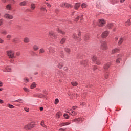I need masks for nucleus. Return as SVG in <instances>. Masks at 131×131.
I'll list each match as a JSON object with an SVG mask.
<instances>
[{
  "mask_svg": "<svg viewBox=\"0 0 131 131\" xmlns=\"http://www.w3.org/2000/svg\"><path fill=\"white\" fill-rule=\"evenodd\" d=\"M39 49V48L38 47V46H37V45H34L33 47V49L34 50V51H38V50Z\"/></svg>",
  "mask_w": 131,
  "mask_h": 131,
  "instance_id": "obj_34",
  "label": "nucleus"
},
{
  "mask_svg": "<svg viewBox=\"0 0 131 131\" xmlns=\"http://www.w3.org/2000/svg\"><path fill=\"white\" fill-rule=\"evenodd\" d=\"M80 36H81V32H80V31H79L78 33V36H77V35H76V34H73L72 37L75 40H78V41H80L81 40V38H80Z\"/></svg>",
  "mask_w": 131,
  "mask_h": 131,
  "instance_id": "obj_3",
  "label": "nucleus"
},
{
  "mask_svg": "<svg viewBox=\"0 0 131 131\" xmlns=\"http://www.w3.org/2000/svg\"><path fill=\"white\" fill-rule=\"evenodd\" d=\"M93 62H96L97 61V57L96 56H93L92 58Z\"/></svg>",
  "mask_w": 131,
  "mask_h": 131,
  "instance_id": "obj_40",
  "label": "nucleus"
},
{
  "mask_svg": "<svg viewBox=\"0 0 131 131\" xmlns=\"http://www.w3.org/2000/svg\"><path fill=\"white\" fill-rule=\"evenodd\" d=\"M59 131H66V129H63V128H60L58 130Z\"/></svg>",
  "mask_w": 131,
  "mask_h": 131,
  "instance_id": "obj_59",
  "label": "nucleus"
},
{
  "mask_svg": "<svg viewBox=\"0 0 131 131\" xmlns=\"http://www.w3.org/2000/svg\"><path fill=\"white\" fill-rule=\"evenodd\" d=\"M25 111H26V112H29V108L27 107H25L24 108Z\"/></svg>",
  "mask_w": 131,
  "mask_h": 131,
  "instance_id": "obj_54",
  "label": "nucleus"
},
{
  "mask_svg": "<svg viewBox=\"0 0 131 131\" xmlns=\"http://www.w3.org/2000/svg\"><path fill=\"white\" fill-rule=\"evenodd\" d=\"M31 9L33 10L35 9V4L33 3L31 4Z\"/></svg>",
  "mask_w": 131,
  "mask_h": 131,
  "instance_id": "obj_38",
  "label": "nucleus"
},
{
  "mask_svg": "<svg viewBox=\"0 0 131 131\" xmlns=\"http://www.w3.org/2000/svg\"><path fill=\"white\" fill-rule=\"evenodd\" d=\"M65 42H66V38H62L60 41V45H64Z\"/></svg>",
  "mask_w": 131,
  "mask_h": 131,
  "instance_id": "obj_27",
  "label": "nucleus"
},
{
  "mask_svg": "<svg viewBox=\"0 0 131 131\" xmlns=\"http://www.w3.org/2000/svg\"><path fill=\"white\" fill-rule=\"evenodd\" d=\"M4 18L7 19V20H12V19H14V16L11 14L5 13L4 15Z\"/></svg>",
  "mask_w": 131,
  "mask_h": 131,
  "instance_id": "obj_7",
  "label": "nucleus"
},
{
  "mask_svg": "<svg viewBox=\"0 0 131 131\" xmlns=\"http://www.w3.org/2000/svg\"><path fill=\"white\" fill-rule=\"evenodd\" d=\"M112 27H113V24L112 23L108 24L106 25V28H108V29H111Z\"/></svg>",
  "mask_w": 131,
  "mask_h": 131,
  "instance_id": "obj_29",
  "label": "nucleus"
},
{
  "mask_svg": "<svg viewBox=\"0 0 131 131\" xmlns=\"http://www.w3.org/2000/svg\"><path fill=\"white\" fill-rule=\"evenodd\" d=\"M82 121H83V118L82 117H80L74 119L72 121V122H75V123H81Z\"/></svg>",
  "mask_w": 131,
  "mask_h": 131,
  "instance_id": "obj_5",
  "label": "nucleus"
},
{
  "mask_svg": "<svg viewBox=\"0 0 131 131\" xmlns=\"http://www.w3.org/2000/svg\"><path fill=\"white\" fill-rule=\"evenodd\" d=\"M23 90L25 91V92H26V93H27L28 92H29V89H28L27 88H24Z\"/></svg>",
  "mask_w": 131,
  "mask_h": 131,
  "instance_id": "obj_51",
  "label": "nucleus"
},
{
  "mask_svg": "<svg viewBox=\"0 0 131 131\" xmlns=\"http://www.w3.org/2000/svg\"><path fill=\"white\" fill-rule=\"evenodd\" d=\"M4 72H11L12 71V69L10 67H6L3 69Z\"/></svg>",
  "mask_w": 131,
  "mask_h": 131,
  "instance_id": "obj_15",
  "label": "nucleus"
},
{
  "mask_svg": "<svg viewBox=\"0 0 131 131\" xmlns=\"http://www.w3.org/2000/svg\"><path fill=\"white\" fill-rule=\"evenodd\" d=\"M60 56V58H62V59L65 58V54H64V51H61L59 52Z\"/></svg>",
  "mask_w": 131,
  "mask_h": 131,
  "instance_id": "obj_24",
  "label": "nucleus"
},
{
  "mask_svg": "<svg viewBox=\"0 0 131 131\" xmlns=\"http://www.w3.org/2000/svg\"><path fill=\"white\" fill-rule=\"evenodd\" d=\"M47 6L48 7V8H51V7H52V5H51V4H49V3H47Z\"/></svg>",
  "mask_w": 131,
  "mask_h": 131,
  "instance_id": "obj_55",
  "label": "nucleus"
},
{
  "mask_svg": "<svg viewBox=\"0 0 131 131\" xmlns=\"http://www.w3.org/2000/svg\"><path fill=\"white\" fill-rule=\"evenodd\" d=\"M4 24V19L3 18L0 19V26H2Z\"/></svg>",
  "mask_w": 131,
  "mask_h": 131,
  "instance_id": "obj_50",
  "label": "nucleus"
},
{
  "mask_svg": "<svg viewBox=\"0 0 131 131\" xmlns=\"http://www.w3.org/2000/svg\"><path fill=\"white\" fill-rule=\"evenodd\" d=\"M82 20H83V15L81 16L80 21H81Z\"/></svg>",
  "mask_w": 131,
  "mask_h": 131,
  "instance_id": "obj_63",
  "label": "nucleus"
},
{
  "mask_svg": "<svg viewBox=\"0 0 131 131\" xmlns=\"http://www.w3.org/2000/svg\"><path fill=\"white\" fill-rule=\"evenodd\" d=\"M45 53V49L41 48L39 50V54H43Z\"/></svg>",
  "mask_w": 131,
  "mask_h": 131,
  "instance_id": "obj_44",
  "label": "nucleus"
},
{
  "mask_svg": "<svg viewBox=\"0 0 131 131\" xmlns=\"http://www.w3.org/2000/svg\"><path fill=\"white\" fill-rule=\"evenodd\" d=\"M64 51L66 52H67L68 54H69V53H70V52H71V50L70 49V48H66L64 49Z\"/></svg>",
  "mask_w": 131,
  "mask_h": 131,
  "instance_id": "obj_33",
  "label": "nucleus"
},
{
  "mask_svg": "<svg viewBox=\"0 0 131 131\" xmlns=\"http://www.w3.org/2000/svg\"><path fill=\"white\" fill-rule=\"evenodd\" d=\"M68 95L69 97H70H70H71V96H72V94L71 93H70V92H68Z\"/></svg>",
  "mask_w": 131,
  "mask_h": 131,
  "instance_id": "obj_56",
  "label": "nucleus"
},
{
  "mask_svg": "<svg viewBox=\"0 0 131 131\" xmlns=\"http://www.w3.org/2000/svg\"><path fill=\"white\" fill-rule=\"evenodd\" d=\"M81 8L82 9H86V8H88V4L86 3H82L81 4Z\"/></svg>",
  "mask_w": 131,
  "mask_h": 131,
  "instance_id": "obj_31",
  "label": "nucleus"
},
{
  "mask_svg": "<svg viewBox=\"0 0 131 131\" xmlns=\"http://www.w3.org/2000/svg\"><path fill=\"white\" fill-rule=\"evenodd\" d=\"M80 7V3H76L74 5V8L75 10H78Z\"/></svg>",
  "mask_w": 131,
  "mask_h": 131,
  "instance_id": "obj_19",
  "label": "nucleus"
},
{
  "mask_svg": "<svg viewBox=\"0 0 131 131\" xmlns=\"http://www.w3.org/2000/svg\"><path fill=\"white\" fill-rule=\"evenodd\" d=\"M62 116V112H58L56 114V118H58V119H60V118Z\"/></svg>",
  "mask_w": 131,
  "mask_h": 131,
  "instance_id": "obj_20",
  "label": "nucleus"
},
{
  "mask_svg": "<svg viewBox=\"0 0 131 131\" xmlns=\"http://www.w3.org/2000/svg\"><path fill=\"white\" fill-rule=\"evenodd\" d=\"M62 7H63V8H67L68 9H71V8H72V5H71L70 4L65 3L62 4Z\"/></svg>",
  "mask_w": 131,
  "mask_h": 131,
  "instance_id": "obj_10",
  "label": "nucleus"
},
{
  "mask_svg": "<svg viewBox=\"0 0 131 131\" xmlns=\"http://www.w3.org/2000/svg\"><path fill=\"white\" fill-rule=\"evenodd\" d=\"M108 35H109V31H105L102 32L101 34V37L102 38H106Z\"/></svg>",
  "mask_w": 131,
  "mask_h": 131,
  "instance_id": "obj_8",
  "label": "nucleus"
},
{
  "mask_svg": "<svg viewBox=\"0 0 131 131\" xmlns=\"http://www.w3.org/2000/svg\"><path fill=\"white\" fill-rule=\"evenodd\" d=\"M58 68H59L60 69H61V68H63V63H59L57 65Z\"/></svg>",
  "mask_w": 131,
  "mask_h": 131,
  "instance_id": "obj_37",
  "label": "nucleus"
},
{
  "mask_svg": "<svg viewBox=\"0 0 131 131\" xmlns=\"http://www.w3.org/2000/svg\"><path fill=\"white\" fill-rule=\"evenodd\" d=\"M80 18V17L79 16H77V17H76L74 19L75 22H78V20H79Z\"/></svg>",
  "mask_w": 131,
  "mask_h": 131,
  "instance_id": "obj_48",
  "label": "nucleus"
},
{
  "mask_svg": "<svg viewBox=\"0 0 131 131\" xmlns=\"http://www.w3.org/2000/svg\"><path fill=\"white\" fill-rule=\"evenodd\" d=\"M89 62V60H82L80 61L81 65H82V66H84V67H85L86 65H88V63Z\"/></svg>",
  "mask_w": 131,
  "mask_h": 131,
  "instance_id": "obj_14",
  "label": "nucleus"
},
{
  "mask_svg": "<svg viewBox=\"0 0 131 131\" xmlns=\"http://www.w3.org/2000/svg\"><path fill=\"white\" fill-rule=\"evenodd\" d=\"M40 98H43L45 97V95L43 94H41L40 95L38 96Z\"/></svg>",
  "mask_w": 131,
  "mask_h": 131,
  "instance_id": "obj_58",
  "label": "nucleus"
},
{
  "mask_svg": "<svg viewBox=\"0 0 131 131\" xmlns=\"http://www.w3.org/2000/svg\"><path fill=\"white\" fill-rule=\"evenodd\" d=\"M111 64L110 62H107L104 66H103V68L105 70H107V69H109V68L110 67Z\"/></svg>",
  "mask_w": 131,
  "mask_h": 131,
  "instance_id": "obj_18",
  "label": "nucleus"
},
{
  "mask_svg": "<svg viewBox=\"0 0 131 131\" xmlns=\"http://www.w3.org/2000/svg\"><path fill=\"white\" fill-rule=\"evenodd\" d=\"M11 37H12V36L11 35H8L7 36V38H8L9 39V40H10V39H11Z\"/></svg>",
  "mask_w": 131,
  "mask_h": 131,
  "instance_id": "obj_52",
  "label": "nucleus"
},
{
  "mask_svg": "<svg viewBox=\"0 0 131 131\" xmlns=\"http://www.w3.org/2000/svg\"><path fill=\"white\" fill-rule=\"evenodd\" d=\"M19 41V38H15L12 40V42H14L15 43H17Z\"/></svg>",
  "mask_w": 131,
  "mask_h": 131,
  "instance_id": "obj_36",
  "label": "nucleus"
},
{
  "mask_svg": "<svg viewBox=\"0 0 131 131\" xmlns=\"http://www.w3.org/2000/svg\"><path fill=\"white\" fill-rule=\"evenodd\" d=\"M48 35L52 38L53 39H56L57 38V35L53 32L52 31H49Z\"/></svg>",
  "mask_w": 131,
  "mask_h": 131,
  "instance_id": "obj_6",
  "label": "nucleus"
},
{
  "mask_svg": "<svg viewBox=\"0 0 131 131\" xmlns=\"http://www.w3.org/2000/svg\"><path fill=\"white\" fill-rule=\"evenodd\" d=\"M8 107H9V108H10V109H14V108H15V106L11 105V104L9 103L7 105Z\"/></svg>",
  "mask_w": 131,
  "mask_h": 131,
  "instance_id": "obj_39",
  "label": "nucleus"
},
{
  "mask_svg": "<svg viewBox=\"0 0 131 131\" xmlns=\"http://www.w3.org/2000/svg\"><path fill=\"white\" fill-rule=\"evenodd\" d=\"M71 84L72 86H77V85H78V83L76 81H72L71 82Z\"/></svg>",
  "mask_w": 131,
  "mask_h": 131,
  "instance_id": "obj_25",
  "label": "nucleus"
},
{
  "mask_svg": "<svg viewBox=\"0 0 131 131\" xmlns=\"http://www.w3.org/2000/svg\"><path fill=\"white\" fill-rule=\"evenodd\" d=\"M6 54L9 59H14L15 58V52L12 50H8Z\"/></svg>",
  "mask_w": 131,
  "mask_h": 131,
  "instance_id": "obj_2",
  "label": "nucleus"
},
{
  "mask_svg": "<svg viewBox=\"0 0 131 131\" xmlns=\"http://www.w3.org/2000/svg\"><path fill=\"white\" fill-rule=\"evenodd\" d=\"M5 9H6V10H7L8 11H12V10H13V7H12V4H9L7 5H6Z\"/></svg>",
  "mask_w": 131,
  "mask_h": 131,
  "instance_id": "obj_12",
  "label": "nucleus"
},
{
  "mask_svg": "<svg viewBox=\"0 0 131 131\" xmlns=\"http://www.w3.org/2000/svg\"><path fill=\"white\" fill-rule=\"evenodd\" d=\"M36 87V83H33L31 85V89H34V88Z\"/></svg>",
  "mask_w": 131,
  "mask_h": 131,
  "instance_id": "obj_41",
  "label": "nucleus"
},
{
  "mask_svg": "<svg viewBox=\"0 0 131 131\" xmlns=\"http://www.w3.org/2000/svg\"><path fill=\"white\" fill-rule=\"evenodd\" d=\"M1 34H3L4 35H6L7 34V31L5 30H0Z\"/></svg>",
  "mask_w": 131,
  "mask_h": 131,
  "instance_id": "obj_32",
  "label": "nucleus"
},
{
  "mask_svg": "<svg viewBox=\"0 0 131 131\" xmlns=\"http://www.w3.org/2000/svg\"><path fill=\"white\" fill-rule=\"evenodd\" d=\"M40 111H43V107H40Z\"/></svg>",
  "mask_w": 131,
  "mask_h": 131,
  "instance_id": "obj_64",
  "label": "nucleus"
},
{
  "mask_svg": "<svg viewBox=\"0 0 131 131\" xmlns=\"http://www.w3.org/2000/svg\"><path fill=\"white\" fill-rule=\"evenodd\" d=\"M0 43H4V40L0 38Z\"/></svg>",
  "mask_w": 131,
  "mask_h": 131,
  "instance_id": "obj_57",
  "label": "nucleus"
},
{
  "mask_svg": "<svg viewBox=\"0 0 131 131\" xmlns=\"http://www.w3.org/2000/svg\"><path fill=\"white\" fill-rule=\"evenodd\" d=\"M67 113H70V115H72V116H75L76 114H77V113H76L75 111H73L72 110H70V112H67Z\"/></svg>",
  "mask_w": 131,
  "mask_h": 131,
  "instance_id": "obj_17",
  "label": "nucleus"
},
{
  "mask_svg": "<svg viewBox=\"0 0 131 131\" xmlns=\"http://www.w3.org/2000/svg\"><path fill=\"white\" fill-rule=\"evenodd\" d=\"M63 117H64V118H66V119H69L70 116L67 114H64L63 115Z\"/></svg>",
  "mask_w": 131,
  "mask_h": 131,
  "instance_id": "obj_43",
  "label": "nucleus"
},
{
  "mask_svg": "<svg viewBox=\"0 0 131 131\" xmlns=\"http://www.w3.org/2000/svg\"><path fill=\"white\" fill-rule=\"evenodd\" d=\"M100 42L101 43L100 47V50H102V51H107L108 49V43L107 42L104 41L102 42L100 41Z\"/></svg>",
  "mask_w": 131,
  "mask_h": 131,
  "instance_id": "obj_1",
  "label": "nucleus"
},
{
  "mask_svg": "<svg viewBox=\"0 0 131 131\" xmlns=\"http://www.w3.org/2000/svg\"><path fill=\"white\" fill-rule=\"evenodd\" d=\"M34 123H35L33 121L29 123H28L31 130L32 129V128H34V127H35V124H34Z\"/></svg>",
  "mask_w": 131,
  "mask_h": 131,
  "instance_id": "obj_16",
  "label": "nucleus"
},
{
  "mask_svg": "<svg viewBox=\"0 0 131 131\" xmlns=\"http://www.w3.org/2000/svg\"><path fill=\"white\" fill-rule=\"evenodd\" d=\"M28 3V2L26 1H24L22 2H20L19 3V5L21 6H26V5H27Z\"/></svg>",
  "mask_w": 131,
  "mask_h": 131,
  "instance_id": "obj_22",
  "label": "nucleus"
},
{
  "mask_svg": "<svg viewBox=\"0 0 131 131\" xmlns=\"http://www.w3.org/2000/svg\"><path fill=\"white\" fill-rule=\"evenodd\" d=\"M95 64H96L97 65H101V60L99 59H97L96 61H95Z\"/></svg>",
  "mask_w": 131,
  "mask_h": 131,
  "instance_id": "obj_35",
  "label": "nucleus"
},
{
  "mask_svg": "<svg viewBox=\"0 0 131 131\" xmlns=\"http://www.w3.org/2000/svg\"><path fill=\"white\" fill-rule=\"evenodd\" d=\"M123 40H124V38L123 37H121L118 41V45L119 46H120L121 45H122L123 42Z\"/></svg>",
  "mask_w": 131,
  "mask_h": 131,
  "instance_id": "obj_23",
  "label": "nucleus"
},
{
  "mask_svg": "<svg viewBox=\"0 0 131 131\" xmlns=\"http://www.w3.org/2000/svg\"><path fill=\"white\" fill-rule=\"evenodd\" d=\"M40 10L42 12H45V11L47 12V8L46 7H43V6L41 7Z\"/></svg>",
  "mask_w": 131,
  "mask_h": 131,
  "instance_id": "obj_42",
  "label": "nucleus"
},
{
  "mask_svg": "<svg viewBox=\"0 0 131 131\" xmlns=\"http://www.w3.org/2000/svg\"><path fill=\"white\" fill-rule=\"evenodd\" d=\"M131 22L130 19H128L125 23V26H130Z\"/></svg>",
  "mask_w": 131,
  "mask_h": 131,
  "instance_id": "obj_26",
  "label": "nucleus"
},
{
  "mask_svg": "<svg viewBox=\"0 0 131 131\" xmlns=\"http://www.w3.org/2000/svg\"><path fill=\"white\" fill-rule=\"evenodd\" d=\"M29 41H30L29 38H28V37L24 38V42H25V43H28V42H29Z\"/></svg>",
  "mask_w": 131,
  "mask_h": 131,
  "instance_id": "obj_28",
  "label": "nucleus"
},
{
  "mask_svg": "<svg viewBox=\"0 0 131 131\" xmlns=\"http://www.w3.org/2000/svg\"><path fill=\"white\" fill-rule=\"evenodd\" d=\"M8 2H9V3H10V4H15L16 3V1H15V0H8Z\"/></svg>",
  "mask_w": 131,
  "mask_h": 131,
  "instance_id": "obj_47",
  "label": "nucleus"
},
{
  "mask_svg": "<svg viewBox=\"0 0 131 131\" xmlns=\"http://www.w3.org/2000/svg\"><path fill=\"white\" fill-rule=\"evenodd\" d=\"M0 104H4V100L0 99Z\"/></svg>",
  "mask_w": 131,
  "mask_h": 131,
  "instance_id": "obj_61",
  "label": "nucleus"
},
{
  "mask_svg": "<svg viewBox=\"0 0 131 131\" xmlns=\"http://www.w3.org/2000/svg\"><path fill=\"white\" fill-rule=\"evenodd\" d=\"M21 54L20 53V52H17L16 53V56H17V57H19V56H20Z\"/></svg>",
  "mask_w": 131,
  "mask_h": 131,
  "instance_id": "obj_60",
  "label": "nucleus"
},
{
  "mask_svg": "<svg viewBox=\"0 0 131 131\" xmlns=\"http://www.w3.org/2000/svg\"><path fill=\"white\" fill-rule=\"evenodd\" d=\"M59 126H60V127H62V126H65V123H60L59 124Z\"/></svg>",
  "mask_w": 131,
  "mask_h": 131,
  "instance_id": "obj_53",
  "label": "nucleus"
},
{
  "mask_svg": "<svg viewBox=\"0 0 131 131\" xmlns=\"http://www.w3.org/2000/svg\"><path fill=\"white\" fill-rule=\"evenodd\" d=\"M41 126H42V127H44L45 128H47V125L45 124V121L42 120L41 121L40 123Z\"/></svg>",
  "mask_w": 131,
  "mask_h": 131,
  "instance_id": "obj_30",
  "label": "nucleus"
},
{
  "mask_svg": "<svg viewBox=\"0 0 131 131\" xmlns=\"http://www.w3.org/2000/svg\"><path fill=\"white\" fill-rule=\"evenodd\" d=\"M54 104L55 105H57V104H59V99L58 98H56V99H55Z\"/></svg>",
  "mask_w": 131,
  "mask_h": 131,
  "instance_id": "obj_46",
  "label": "nucleus"
},
{
  "mask_svg": "<svg viewBox=\"0 0 131 131\" xmlns=\"http://www.w3.org/2000/svg\"><path fill=\"white\" fill-rule=\"evenodd\" d=\"M14 102H16L17 103H23V100H22V99H19L15 101Z\"/></svg>",
  "mask_w": 131,
  "mask_h": 131,
  "instance_id": "obj_45",
  "label": "nucleus"
},
{
  "mask_svg": "<svg viewBox=\"0 0 131 131\" xmlns=\"http://www.w3.org/2000/svg\"><path fill=\"white\" fill-rule=\"evenodd\" d=\"M105 24H106V21L104 19H100L98 20L97 26L99 27H103V26H105Z\"/></svg>",
  "mask_w": 131,
  "mask_h": 131,
  "instance_id": "obj_4",
  "label": "nucleus"
},
{
  "mask_svg": "<svg viewBox=\"0 0 131 131\" xmlns=\"http://www.w3.org/2000/svg\"><path fill=\"white\" fill-rule=\"evenodd\" d=\"M118 57H119L116 59V62L119 64V63H120V62L122 61V59L121 58V57H122V55L118 54Z\"/></svg>",
  "mask_w": 131,
  "mask_h": 131,
  "instance_id": "obj_11",
  "label": "nucleus"
},
{
  "mask_svg": "<svg viewBox=\"0 0 131 131\" xmlns=\"http://www.w3.org/2000/svg\"><path fill=\"white\" fill-rule=\"evenodd\" d=\"M75 96H76V95L72 94V96H70V99H75V98H76Z\"/></svg>",
  "mask_w": 131,
  "mask_h": 131,
  "instance_id": "obj_49",
  "label": "nucleus"
},
{
  "mask_svg": "<svg viewBox=\"0 0 131 131\" xmlns=\"http://www.w3.org/2000/svg\"><path fill=\"white\" fill-rule=\"evenodd\" d=\"M72 108L73 109V110H75V109L77 108V106H73Z\"/></svg>",
  "mask_w": 131,
  "mask_h": 131,
  "instance_id": "obj_62",
  "label": "nucleus"
},
{
  "mask_svg": "<svg viewBox=\"0 0 131 131\" xmlns=\"http://www.w3.org/2000/svg\"><path fill=\"white\" fill-rule=\"evenodd\" d=\"M56 31H57L58 33H60V34H62V35H65V34H66V33L65 32V31L62 30L61 29H60V28H57L56 29Z\"/></svg>",
  "mask_w": 131,
  "mask_h": 131,
  "instance_id": "obj_13",
  "label": "nucleus"
},
{
  "mask_svg": "<svg viewBox=\"0 0 131 131\" xmlns=\"http://www.w3.org/2000/svg\"><path fill=\"white\" fill-rule=\"evenodd\" d=\"M119 51H120V49L119 48L113 49L111 51V54L114 55V54H116V53H119Z\"/></svg>",
  "mask_w": 131,
  "mask_h": 131,
  "instance_id": "obj_9",
  "label": "nucleus"
},
{
  "mask_svg": "<svg viewBox=\"0 0 131 131\" xmlns=\"http://www.w3.org/2000/svg\"><path fill=\"white\" fill-rule=\"evenodd\" d=\"M24 129H25V130H31V129H30V127L29 124H28L24 126Z\"/></svg>",
  "mask_w": 131,
  "mask_h": 131,
  "instance_id": "obj_21",
  "label": "nucleus"
}]
</instances>
